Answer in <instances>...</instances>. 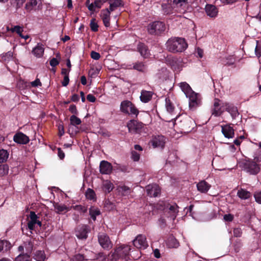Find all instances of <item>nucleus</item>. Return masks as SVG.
<instances>
[{
	"label": "nucleus",
	"mask_w": 261,
	"mask_h": 261,
	"mask_svg": "<svg viewBox=\"0 0 261 261\" xmlns=\"http://www.w3.org/2000/svg\"><path fill=\"white\" fill-rule=\"evenodd\" d=\"M131 250V246L129 245H120L115 248L114 252L103 257L102 261H128Z\"/></svg>",
	"instance_id": "nucleus-1"
},
{
	"label": "nucleus",
	"mask_w": 261,
	"mask_h": 261,
	"mask_svg": "<svg viewBox=\"0 0 261 261\" xmlns=\"http://www.w3.org/2000/svg\"><path fill=\"white\" fill-rule=\"evenodd\" d=\"M167 49L172 53H181L188 47V44L184 38L171 37L167 41Z\"/></svg>",
	"instance_id": "nucleus-2"
},
{
	"label": "nucleus",
	"mask_w": 261,
	"mask_h": 261,
	"mask_svg": "<svg viewBox=\"0 0 261 261\" xmlns=\"http://www.w3.org/2000/svg\"><path fill=\"white\" fill-rule=\"evenodd\" d=\"M254 160L246 159L242 163L243 170L250 175H256L260 171V166L256 162L260 161L258 158H255Z\"/></svg>",
	"instance_id": "nucleus-3"
},
{
	"label": "nucleus",
	"mask_w": 261,
	"mask_h": 261,
	"mask_svg": "<svg viewBox=\"0 0 261 261\" xmlns=\"http://www.w3.org/2000/svg\"><path fill=\"white\" fill-rule=\"evenodd\" d=\"M120 109L121 112L132 117H137L139 113V111L135 105L128 100H123L121 102Z\"/></svg>",
	"instance_id": "nucleus-4"
},
{
	"label": "nucleus",
	"mask_w": 261,
	"mask_h": 261,
	"mask_svg": "<svg viewBox=\"0 0 261 261\" xmlns=\"http://www.w3.org/2000/svg\"><path fill=\"white\" fill-rule=\"evenodd\" d=\"M166 30V25L164 22L155 21L150 23L147 26V31L151 35H160Z\"/></svg>",
	"instance_id": "nucleus-5"
},
{
	"label": "nucleus",
	"mask_w": 261,
	"mask_h": 261,
	"mask_svg": "<svg viewBox=\"0 0 261 261\" xmlns=\"http://www.w3.org/2000/svg\"><path fill=\"white\" fill-rule=\"evenodd\" d=\"M128 132L132 134H141L145 131V124L135 119H132L127 123Z\"/></svg>",
	"instance_id": "nucleus-6"
},
{
	"label": "nucleus",
	"mask_w": 261,
	"mask_h": 261,
	"mask_svg": "<svg viewBox=\"0 0 261 261\" xmlns=\"http://www.w3.org/2000/svg\"><path fill=\"white\" fill-rule=\"evenodd\" d=\"M178 126L184 132L189 133L195 127L196 123L194 120L189 116L183 117L179 122Z\"/></svg>",
	"instance_id": "nucleus-7"
},
{
	"label": "nucleus",
	"mask_w": 261,
	"mask_h": 261,
	"mask_svg": "<svg viewBox=\"0 0 261 261\" xmlns=\"http://www.w3.org/2000/svg\"><path fill=\"white\" fill-rule=\"evenodd\" d=\"M226 103H220L219 99L215 98L213 106L211 109L212 115L215 117L220 116L225 111Z\"/></svg>",
	"instance_id": "nucleus-8"
},
{
	"label": "nucleus",
	"mask_w": 261,
	"mask_h": 261,
	"mask_svg": "<svg viewBox=\"0 0 261 261\" xmlns=\"http://www.w3.org/2000/svg\"><path fill=\"white\" fill-rule=\"evenodd\" d=\"M166 63L174 71H180L181 69V59L180 58L168 56L166 59Z\"/></svg>",
	"instance_id": "nucleus-9"
},
{
	"label": "nucleus",
	"mask_w": 261,
	"mask_h": 261,
	"mask_svg": "<svg viewBox=\"0 0 261 261\" xmlns=\"http://www.w3.org/2000/svg\"><path fill=\"white\" fill-rule=\"evenodd\" d=\"M99 245L105 250H109L113 247V243L109 236L105 233H99L98 235Z\"/></svg>",
	"instance_id": "nucleus-10"
},
{
	"label": "nucleus",
	"mask_w": 261,
	"mask_h": 261,
	"mask_svg": "<svg viewBox=\"0 0 261 261\" xmlns=\"http://www.w3.org/2000/svg\"><path fill=\"white\" fill-rule=\"evenodd\" d=\"M90 231L89 226L85 224H80L75 228V235L80 240H86L88 233Z\"/></svg>",
	"instance_id": "nucleus-11"
},
{
	"label": "nucleus",
	"mask_w": 261,
	"mask_h": 261,
	"mask_svg": "<svg viewBox=\"0 0 261 261\" xmlns=\"http://www.w3.org/2000/svg\"><path fill=\"white\" fill-rule=\"evenodd\" d=\"M134 246L138 249H145L148 246L146 238L144 235L138 234L133 241Z\"/></svg>",
	"instance_id": "nucleus-12"
},
{
	"label": "nucleus",
	"mask_w": 261,
	"mask_h": 261,
	"mask_svg": "<svg viewBox=\"0 0 261 261\" xmlns=\"http://www.w3.org/2000/svg\"><path fill=\"white\" fill-rule=\"evenodd\" d=\"M198 94L194 91L187 96L189 99V107L191 110L195 109L197 107L199 106L201 103V100L198 97Z\"/></svg>",
	"instance_id": "nucleus-13"
},
{
	"label": "nucleus",
	"mask_w": 261,
	"mask_h": 261,
	"mask_svg": "<svg viewBox=\"0 0 261 261\" xmlns=\"http://www.w3.org/2000/svg\"><path fill=\"white\" fill-rule=\"evenodd\" d=\"M41 0H27L25 9L28 12L39 10L41 6Z\"/></svg>",
	"instance_id": "nucleus-14"
},
{
	"label": "nucleus",
	"mask_w": 261,
	"mask_h": 261,
	"mask_svg": "<svg viewBox=\"0 0 261 261\" xmlns=\"http://www.w3.org/2000/svg\"><path fill=\"white\" fill-rule=\"evenodd\" d=\"M146 190L147 195L151 197H158L161 193V189L156 185H148L146 187Z\"/></svg>",
	"instance_id": "nucleus-15"
},
{
	"label": "nucleus",
	"mask_w": 261,
	"mask_h": 261,
	"mask_svg": "<svg viewBox=\"0 0 261 261\" xmlns=\"http://www.w3.org/2000/svg\"><path fill=\"white\" fill-rule=\"evenodd\" d=\"M14 141L19 144H27L30 141L28 136L21 132H19L14 135L13 137Z\"/></svg>",
	"instance_id": "nucleus-16"
},
{
	"label": "nucleus",
	"mask_w": 261,
	"mask_h": 261,
	"mask_svg": "<svg viewBox=\"0 0 261 261\" xmlns=\"http://www.w3.org/2000/svg\"><path fill=\"white\" fill-rule=\"evenodd\" d=\"M113 170L112 164L106 161H102L99 165L100 172L102 174H109Z\"/></svg>",
	"instance_id": "nucleus-17"
},
{
	"label": "nucleus",
	"mask_w": 261,
	"mask_h": 261,
	"mask_svg": "<svg viewBox=\"0 0 261 261\" xmlns=\"http://www.w3.org/2000/svg\"><path fill=\"white\" fill-rule=\"evenodd\" d=\"M111 11L108 8L103 9L100 12V17L102 20L104 25L109 27L110 25V15Z\"/></svg>",
	"instance_id": "nucleus-18"
},
{
	"label": "nucleus",
	"mask_w": 261,
	"mask_h": 261,
	"mask_svg": "<svg viewBox=\"0 0 261 261\" xmlns=\"http://www.w3.org/2000/svg\"><path fill=\"white\" fill-rule=\"evenodd\" d=\"M175 7L172 0H168L166 3H163L162 5L163 12L164 14L166 15L173 13Z\"/></svg>",
	"instance_id": "nucleus-19"
},
{
	"label": "nucleus",
	"mask_w": 261,
	"mask_h": 261,
	"mask_svg": "<svg viewBox=\"0 0 261 261\" xmlns=\"http://www.w3.org/2000/svg\"><path fill=\"white\" fill-rule=\"evenodd\" d=\"M205 11L207 15L211 18L216 17L218 13V8L212 4H206L205 7Z\"/></svg>",
	"instance_id": "nucleus-20"
},
{
	"label": "nucleus",
	"mask_w": 261,
	"mask_h": 261,
	"mask_svg": "<svg viewBox=\"0 0 261 261\" xmlns=\"http://www.w3.org/2000/svg\"><path fill=\"white\" fill-rule=\"evenodd\" d=\"M137 50L144 58H147L150 56L148 46L144 43L139 42L137 45Z\"/></svg>",
	"instance_id": "nucleus-21"
},
{
	"label": "nucleus",
	"mask_w": 261,
	"mask_h": 261,
	"mask_svg": "<svg viewBox=\"0 0 261 261\" xmlns=\"http://www.w3.org/2000/svg\"><path fill=\"white\" fill-rule=\"evenodd\" d=\"M225 111L228 112L233 119H236L239 115L237 107L232 104L226 102L225 104Z\"/></svg>",
	"instance_id": "nucleus-22"
},
{
	"label": "nucleus",
	"mask_w": 261,
	"mask_h": 261,
	"mask_svg": "<svg viewBox=\"0 0 261 261\" xmlns=\"http://www.w3.org/2000/svg\"><path fill=\"white\" fill-rule=\"evenodd\" d=\"M151 143L154 148L158 147L163 148L165 143V138L163 136H158L152 139Z\"/></svg>",
	"instance_id": "nucleus-23"
},
{
	"label": "nucleus",
	"mask_w": 261,
	"mask_h": 261,
	"mask_svg": "<svg viewBox=\"0 0 261 261\" xmlns=\"http://www.w3.org/2000/svg\"><path fill=\"white\" fill-rule=\"evenodd\" d=\"M222 132L226 138H232L234 137V129L230 125L222 126Z\"/></svg>",
	"instance_id": "nucleus-24"
},
{
	"label": "nucleus",
	"mask_w": 261,
	"mask_h": 261,
	"mask_svg": "<svg viewBox=\"0 0 261 261\" xmlns=\"http://www.w3.org/2000/svg\"><path fill=\"white\" fill-rule=\"evenodd\" d=\"M197 190L201 193H206L211 187V185L205 180H201L197 184Z\"/></svg>",
	"instance_id": "nucleus-25"
},
{
	"label": "nucleus",
	"mask_w": 261,
	"mask_h": 261,
	"mask_svg": "<svg viewBox=\"0 0 261 261\" xmlns=\"http://www.w3.org/2000/svg\"><path fill=\"white\" fill-rule=\"evenodd\" d=\"M153 94L151 91L142 90L140 97L141 101L144 103L148 102L152 99Z\"/></svg>",
	"instance_id": "nucleus-26"
},
{
	"label": "nucleus",
	"mask_w": 261,
	"mask_h": 261,
	"mask_svg": "<svg viewBox=\"0 0 261 261\" xmlns=\"http://www.w3.org/2000/svg\"><path fill=\"white\" fill-rule=\"evenodd\" d=\"M147 66L143 62L137 61L133 63V69L139 72H145Z\"/></svg>",
	"instance_id": "nucleus-27"
},
{
	"label": "nucleus",
	"mask_w": 261,
	"mask_h": 261,
	"mask_svg": "<svg viewBox=\"0 0 261 261\" xmlns=\"http://www.w3.org/2000/svg\"><path fill=\"white\" fill-rule=\"evenodd\" d=\"M109 8L110 11H114L119 7L123 6V2L122 0H109Z\"/></svg>",
	"instance_id": "nucleus-28"
},
{
	"label": "nucleus",
	"mask_w": 261,
	"mask_h": 261,
	"mask_svg": "<svg viewBox=\"0 0 261 261\" xmlns=\"http://www.w3.org/2000/svg\"><path fill=\"white\" fill-rule=\"evenodd\" d=\"M44 47L42 44L38 43L37 45L34 47L32 50L33 55L37 58H40L44 53Z\"/></svg>",
	"instance_id": "nucleus-29"
},
{
	"label": "nucleus",
	"mask_w": 261,
	"mask_h": 261,
	"mask_svg": "<svg viewBox=\"0 0 261 261\" xmlns=\"http://www.w3.org/2000/svg\"><path fill=\"white\" fill-rule=\"evenodd\" d=\"M11 247L12 245L8 241L0 239V252H7L10 250Z\"/></svg>",
	"instance_id": "nucleus-30"
},
{
	"label": "nucleus",
	"mask_w": 261,
	"mask_h": 261,
	"mask_svg": "<svg viewBox=\"0 0 261 261\" xmlns=\"http://www.w3.org/2000/svg\"><path fill=\"white\" fill-rule=\"evenodd\" d=\"M180 87L181 90L186 94V96L188 95H189L190 94H191V93L193 92L191 87L186 82L180 83Z\"/></svg>",
	"instance_id": "nucleus-31"
},
{
	"label": "nucleus",
	"mask_w": 261,
	"mask_h": 261,
	"mask_svg": "<svg viewBox=\"0 0 261 261\" xmlns=\"http://www.w3.org/2000/svg\"><path fill=\"white\" fill-rule=\"evenodd\" d=\"M114 188V185L109 180H106L103 184L102 189L106 193H110Z\"/></svg>",
	"instance_id": "nucleus-32"
},
{
	"label": "nucleus",
	"mask_w": 261,
	"mask_h": 261,
	"mask_svg": "<svg viewBox=\"0 0 261 261\" xmlns=\"http://www.w3.org/2000/svg\"><path fill=\"white\" fill-rule=\"evenodd\" d=\"M237 195L242 199H247L251 197V194L249 192L242 189L238 190Z\"/></svg>",
	"instance_id": "nucleus-33"
},
{
	"label": "nucleus",
	"mask_w": 261,
	"mask_h": 261,
	"mask_svg": "<svg viewBox=\"0 0 261 261\" xmlns=\"http://www.w3.org/2000/svg\"><path fill=\"white\" fill-rule=\"evenodd\" d=\"M167 244L170 248H177L179 246V242L173 236H170L168 239Z\"/></svg>",
	"instance_id": "nucleus-34"
},
{
	"label": "nucleus",
	"mask_w": 261,
	"mask_h": 261,
	"mask_svg": "<svg viewBox=\"0 0 261 261\" xmlns=\"http://www.w3.org/2000/svg\"><path fill=\"white\" fill-rule=\"evenodd\" d=\"M89 214L91 216V218L94 221H95L96 219V216L100 214V212L98 208L95 207L94 206H91L89 208Z\"/></svg>",
	"instance_id": "nucleus-35"
},
{
	"label": "nucleus",
	"mask_w": 261,
	"mask_h": 261,
	"mask_svg": "<svg viewBox=\"0 0 261 261\" xmlns=\"http://www.w3.org/2000/svg\"><path fill=\"white\" fill-rule=\"evenodd\" d=\"M178 208V205L176 203L173 204H168L167 206V208L169 210L171 213V215L174 217H176L177 213L178 212L177 208Z\"/></svg>",
	"instance_id": "nucleus-36"
},
{
	"label": "nucleus",
	"mask_w": 261,
	"mask_h": 261,
	"mask_svg": "<svg viewBox=\"0 0 261 261\" xmlns=\"http://www.w3.org/2000/svg\"><path fill=\"white\" fill-rule=\"evenodd\" d=\"M55 208L57 211V213L61 214L63 212H66L69 210V208L64 204H60L56 203L54 205Z\"/></svg>",
	"instance_id": "nucleus-37"
},
{
	"label": "nucleus",
	"mask_w": 261,
	"mask_h": 261,
	"mask_svg": "<svg viewBox=\"0 0 261 261\" xmlns=\"http://www.w3.org/2000/svg\"><path fill=\"white\" fill-rule=\"evenodd\" d=\"M236 60L232 56H229L222 60V64L224 66H230L234 64Z\"/></svg>",
	"instance_id": "nucleus-38"
},
{
	"label": "nucleus",
	"mask_w": 261,
	"mask_h": 261,
	"mask_svg": "<svg viewBox=\"0 0 261 261\" xmlns=\"http://www.w3.org/2000/svg\"><path fill=\"white\" fill-rule=\"evenodd\" d=\"M165 103L167 111L170 113H173L174 111L175 107L169 97L166 98Z\"/></svg>",
	"instance_id": "nucleus-39"
},
{
	"label": "nucleus",
	"mask_w": 261,
	"mask_h": 261,
	"mask_svg": "<svg viewBox=\"0 0 261 261\" xmlns=\"http://www.w3.org/2000/svg\"><path fill=\"white\" fill-rule=\"evenodd\" d=\"M34 258L37 261H44L46 258L44 251H37L35 254Z\"/></svg>",
	"instance_id": "nucleus-40"
},
{
	"label": "nucleus",
	"mask_w": 261,
	"mask_h": 261,
	"mask_svg": "<svg viewBox=\"0 0 261 261\" xmlns=\"http://www.w3.org/2000/svg\"><path fill=\"white\" fill-rule=\"evenodd\" d=\"M7 30L8 31H11L12 33H16L20 37V35L22 34L23 28L22 27H20L19 25H15L13 27H12L11 29H9V27H7Z\"/></svg>",
	"instance_id": "nucleus-41"
},
{
	"label": "nucleus",
	"mask_w": 261,
	"mask_h": 261,
	"mask_svg": "<svg viewBox=\"0 0 261 261\" xmlns=\"http://www.w3.org/2000/svg\"><path fill=\"white\" fill-rule=\"evenodd\" d=\"M9 155V154L7 150L0 149V163L5 162L7 160Z\"/></svg>",
	"instance_id": "nucleus-42"
},
{
	"label": "nucleus",
	"mask_w": 261,
	"mask_h": 261,
	"mask_svg": "<svg viewBox=\"0 0 261 261\" xmlns=\"http://www.w3.org/2000/svg\"><path fill=\"white\" fill-rule=\"evenodd\" d=\"M30 255L28 253L20 254L17 256L14 261H30Z\"/></svg>",
	"instance_id": "nucleus-43"
},
{
	"label": "nucleus",
	"mask_w": 261,
	"mask_h": 261,
	"mask_svg": "<svg viewBox=\"0 0 261 261\" xmlns=\"http://www.w3.org/2000/svg\"><path fill=\"white\" fill-rule=\"evenodd\" d=\"M9 166L7 164L0 165V177H3L8 174Z\"/></svg>",
	"instance_id": "nucleus-44"
},
{
	"label": "nucleus",
	"mask_w": 261,
	"mask_h": 261,
	"mask_svg": "<svg viewBox=\"0 0 261 261\" xmlns=\"http://www.w3.org/2000/svg\"><path fill=\"white\" fill-rule=\"evenodd\" d=\"M119 191L121 192L122 196L128 195L131 193L130 189L126 186L120 187L119 188Z\"/></svg>",
	"instance_id": "nucleus-45"
},
{
	"label": "nucleus",
	"mask_w": 261,
	"mask_h": 261,
	"mask_svg": "<svg viewBox=\"0 0 261 261\" xmlns=\"http://www.w3.org/2000/svg\"><path fill=\"white\" fill-rule=\"evenodd\" d=\"M85 195H86V198L88 199H90V200H95L96 199L95 193L94 191V190L91 189H90V188L88 189L87 192H86Z\"/></svg>",
	"instance_id": "nucleus-46"
},
{
	"label": "nucleus",
	"mask_w": 261,
	"mask_h": 261,
	"mask_svg": "<svg viewBox=\"0 0 261 261\" xmlns=\"http://www.w3.org/2000/svg\"><path fill=\"white\" fill-rule=\"evenodd\" d=\"M70 124L72 125H80L82 122L81 119L74 115H72L70 116Z\"/></svg>",
	"instance_id": "nucleus-47"
},
{
	"label": "nucleus",
	"mask_w": 261,
	"mask_h": 261,
	"mask_svg": "<svg viewBox=\"0 0 261 261\" xmlns=\"http://www.w3.org/2000/svg\"><path fill=\"white\" fill-rule=\"evenodd\" d=\"M24 247L26 250L27 252L25 253H28L30 255L33 249V244L31 241H29L28 242H25L24 243Z\"/></svg>",
	"instance_id": "nucleus-48"
},
{
	"label": "nucleus",
	"mask_w": 261,
	"mask_h": 261,
	"mask_svg": "<svg viewBox=\"0 0 261 261\" xmlns=\"http://www.w3.org/2000/svg\"><path fill=\"white\" fill-rule=\"evenodd\" d=\"M90 26L91 30L94 32H96L98 30V25L97 23L96 22V19L92 18L91 20Z\"/></svg>",
	"instance_id": "nucleus-49"
},
{
	"label": "nucleus",
	"mask_w": 261,
	"mask_h": 261,
	"mask_svg": "<svg viewBox=\"0 0 261 261\" xmlns=\"http://www.w3.org/2000/svg\"><path fill=\"white\" fill-rule=\"evenodd\" d=\"M256 46L255 48V53L257 57H260L261 56V41L258 40L256 41Z\"/></svg>",
	"instance_id": "nucleus-50"
},
{
	"label": "nucleus",
	"mask_w": 261,
	"mask_h": 261,
	"mask_svg": "<svg viewBox=\"0 0 261 261\" xmlns=\"http://www.w3.org/2000/svg\"><path fill=\"white\" fill-rule=\"evenodd\" d=\"M173 5L175 6H177L179 5L180 6H182L184 4H187L188 3L187 0H172Z\"/></svg>",
	"instance_id": "nucleus-51"
},
{
	"label": "nucleus",
	"mask_w": 261,
	"mask_h": 261,
	"mask_svg": "<svg viewBox=\"0 0 261 261\" xmlns=\"http://www.w3.org/2000/svg\"><path fill=\"white\" fill-rule=\"evenodd\" d=\"M73 208L74 210L83 212V213H86L87 210V208L82 205H76L73 206Z\"/></svg>",
	"instance_id": "nucleus-52"
},
{
	"label": "nucleus",
	"mask_w": 261,
	"mask_h": 261,
	"mask_svg": "<svg viewBox=\"0 0 261 261\" xmlns=\"http://www.w3.org/2000/svg\"><path fill=\"white\" fill-rule=\"evenodd\" d=\"M30 218L31 220L30 221L31 222L34 223L36 224L38 218L37 215L36 214L35 212L34 211H31L30 214Z\"/></svg>",
	"instance_id": "nucleus-53"
},
{
	"label": "nucleus",
	"mask_w": 261,
	"mask_h": 261,
	"mask_svg": "<svg viewBox=\"0 0 261 261\" xmlns=\"http://www.w3.org/2000/svg\"><path fill=\"white\" fill-rule=\"evenodd\" d=\"M140 154L138 153L137 152H136L135 150H133L131 152V158L132 160L135 161L137 162L138 161L140 160Z\"/></svg>",
	"instance_id": "nucleus-54"
},
{
	"label": "nucleus",
	"mask_w": 261,
	"mask_h": 261,
	"mask_svg": "<svg viewBox=\"0 0 261 261\" xmlns=\"http://www.w3.org/2000/svg\"><path fill=\"white\" fill-rule=\"evenodd\" d=\"M254 197L256 202L261 204V191H258L254 193Z\"/></svg>",
	"instance_id": "nucleus-55"
},
{
	"label": "nucleus",
	"mask_w": 261,
	"mask_h": 261,
	"mask_svg": "<svg viewBox=\"0 0 261 261\" xmlns=\"http://www.w3.org/2000/svg\"><path fill=\"white\" fill-rule=\"evenodd\" d=\"M90 56L92 59L95 60H98L100 58V54L95 51H92L91 52Z\"/></svg>",
	"instance_id": "nucleus-56"
},
{
	"label": "nucleus",
	"mask_w": 261,
	"mask_h": 261,
	"mask_svg": "<svg viewBox=\"0 0 261 261\" xmlns=\"http://www.w3.org/2000/svg\"><path fill=\"white\" fill-rule=\"evenodd\" d=\"M13 57V53L11 51H8L7 53L3 55L2 58L5 60H10Z\"/></svg>",
	"instance_id": "nucleus-57"
},
{
	"label": "nucleus",
	"mask_w": 261,
	"mask_h": 261,
	"mask_svg": "<svg viewBox=\"0 0 261 261\" xmlns=\"http://www.w3.org/2000/svg\"><path fill=\"white\" fill-rule=\"evenodd\" d=\"M233 236L235 237H241L242 234V231L240 228H236L233 231Z\"/></svg>",
	"instance_id": "nucleus-58"
},
{
	"label": "nucleus",
	"mask_w": 261,
	"mask_h": 261,
	"mask_svg": "<svg viewBox=\"0 0 261 261\" xmlns=\"http://www.w3.org/2000/svg\"><path fill=\"white\" fill-rule=\"evenodd\" d=\"M32 87H37L38 86H41L42 84L39 79H36L34 81L29 83Z\"/></svg>",
	"instance_id": "nucleus-59"
},
{
	"label": "nucleus",
	"mask_w": 261,
	"mask_h": 261,
	"mask_svg": "<svg viewBox=\"0 0 261 261\" xmlns=\"http://www.w3.org/2000/svg\"><path fill=\"white\" fill-rule=\"evenodd\" d=\"M84 259V256L81 254H77L74 256L72 261H83Z\"/></svg>",
	"instance_id": "nucleus-60"
},
{
	"label": "nucleus",
	"mask_w": 261,
	"mask_h": 261,
	"mask_svg": "<svg viewBox=\"0 0 261 261\" xmlns=\"http://www.w3.org/2000/svg\"><path fill=\"white\" fill-rule=\"evenodd\" d=\"M69 111L73 115H75L78 114V111L76 109V107L74 105H71L69 107Z\"/></svg>",
	"instance_id": "nucleus-61"
},
{
	"label": "nucleus",
	"mask_w": 261,
	"mask_h": 261,
	"mask_svg": "<svg viewBox=\"0 0 261 261\" xmlns=\"http://www.w3.org/2000/svg\"><path fill=\"white\" fill-rule=\"evenodd\" d=\"M58 156L61 160H63L65 158V153L61 148H57Z\"/></svg>",
	"instance_id": "nucleus-62"
},
{
	"label": "nucleus",
	"mask_w": 261,
	"mask_h": 261,
	"mask_svg": "<svg viewBox=\"0 0 261 261\" xmlns=\"http://www.w3.org/2000/svg\"><path fill=\"white\" fill-rule=\"evenodd\" d=\"M49 64L51 66L55 67L59 64V61L55 58H53L50 60Z\"/></svg>",
	"instance_id": "nucleus-63"
},
{
	"label": "nucleus",
	"mask_w": 261,
	"mask_h": 261,
	"mask_svg": "<svg viewBox=\"0 0 261 261\" xmlns=\"http://www.w3.org/2000/svg\"><path fill=\"white\" fill-rule=\"evenodd\" d=\"M87 99L90 102H94L96 99L93 95L89 94L87 96Z\"/></svg>",
	"instance_id": "nucleus-64"
}]
</instances>
